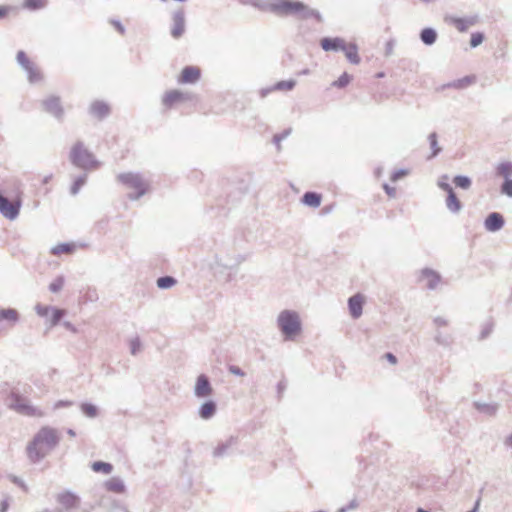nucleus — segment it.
Segmentation results:
<instances>
[{
    "instance_id": "1",
    "label": "nucleus",
    "mask_w": 512,
    "mask_h": 512,
    "mask_svg": "<svg viewBox=\"0 0 512 512\" xmlns=\"http://www.w3.org/2000/svg\"><path fill=\"white\" fill-rule=\"evenodd\" d=\"M60 439L59 431L53 427L44 426L39 429L26 446V454L30 462L42 461L58 446Z\"/></svg>"
},
{
    "instance_id": "2",
    "label": "nucleus",
    "mask_w": 512,
    "mask_h": 512,
    "mask_svg": "<svg viewBox=\"0 0 512 512\" xmlns=\"http://www.w3.org/2000/svg\"><path fill=\"white\" fill-rule=\"evenodd\" d=\"M271 11L280 16L294 15L300 19L314 17L318 22L322 21L319 11L308 7L300 1L277 0L271 4Z\"/></svg>"
},
{
    "instance_id": "3",
    "label": "nucleus",
    "mask_w": 512,
    "mask_h": 512,
    "mask_svg": "<svg viewBox=\"0 0 512 512\" xmlns=\"http://www.w3.org/2000/svg\"><path fill=\"white\" fill-rule=\"evenodd\" d=\"M276 323L285 340L293 341L302 332L300 315L294 310L281 311Z\"/></svg>"
},
{
    "instance_id": "4",
    "label": "nucleus",
    "mask_w": 512,
    "mask_h": 512,
    "mask_svg": "<svg viewBox=\"0 0 512 512\" xmlns=\"http://www.w3.org/2000/svg\"><path fill=\"white\" fill-rule=\"evenodd\" d=\"M117 181L126 189L133 190L127 195V197L132 201H136L144 196L150 187V182L140 173H120L117 175Z\"/></svg>"
},
{
    "instance_id": "5",
    "label": "nucleus",
    "mask_w": 512,
    "mask_h": 512,
    "mask_svg": "<svg viewBox=\"0 0 512 512\" xmlns=\"http://www.w3.org/2000/svg\"><path fill=\"white\" fill-rule=\"evenodd\" d=\"M69 159L74 166L86 171L97 169L100 166V162L81 141L76 142L71 148Z\"/></svg>"
},
{
    "instance_id": "6",
    "label": "nucleus",
    "mask_w": 512,
    "mask_h": 512,
    "mask_svg": "<svg viewBox=\"0 0 512 512\" xmlns=\"http://www.w3.org/2000/svg\"><path fill=\"white\" fill-rule=\"evenodd\" d=\"M34 309L38 316L46 318L47 322L49 323L48 328H52L58 325L66 314L64 309L42 305L40 303L37 304Z\"/></svg>"
},
{
    "instance_id": "7",
    "label": "nucleus",
    "mask_w": 512,
    "mask_h": 512,
    "mask_svg": "<svg viewBox=\"0 0 512 512\" xmlns=\"http://www.w3.org/2000/svg\"><path fill=\"white\" fill-rule=\"evenodd\" d=\"M17 62L18 64L26 71L28 75V80L30 83H37L41 80V73L39 70L33 65V63L28 59L26 53L24 51H19L17 53Z\"/></svg>"
},
{
    "instance_id": "8",
    "label": "nucleus",
    "mask_w": 512,
    "mask_h": 512,
    "mask_svg": "<svg viewBox=\"0 0 512 512\" xmlns=\"http://www.w3.org/2000/svg\"><path fill=\"white\" fill-rule=\"evenodd\" d=\"M10 407L12 409H14L15 411H17L21 414H24V415H28V416L41 415L40 413H38L37 408L30 405L29 402L25 398H23L17 394L12 395V402L10 404Z\"/></svg>"
},
{
    "instance_id": "9",
    "label": "nucleus",
    "mask_w": 512,
    "mask_h": 512,
    "mask_svg": "<svg viewBox=\"0 0 512 512\" xmlns=\"http://www.w3.org/2000/svg\"><path fill=\"white\" fill-rule=\"evenodd\" d=\"M213 393V388L211 386L209 378L205 374H201L197 377L195 387H194V395L197 398H206L211 396Z\"/></svg>"
},
{
    "instance_id": "10",
    "label": "nucleus",
    "mask_w": 512,
    "mask_h": 512,
    "mask_svg": "<svg viewBox=\"0 0 512 512\" xmlns=\"http://www.w3.org/2000/svg\"><path fill=\"white\" fill-rule=\"evenodd\" d=\"M173 25L171 36L175 39L180 38L185 32V13L183 9H178L172 14Z\"/></svg>"
},
{
    "instance_id": "11",
    "label": "nucleus",
    "mask_w": 512,
    "mask_h": 512,
    "mask_svg": "<svg viewBox=\"0 0 512 512\" xmlns=\"http://www.w3.org/2000/svg\"><path fill=\"white\" fill-rule=\"evenodd\" d=\"M42 105L46 112L50 113L58 120H61L63 118L64 111L59 97L51 96L43 100Z\"/></svg>"
},
{
    "instance_id": "12",
    "label": "nucleus",
    "mask_w": 512,
    "mask_h": 512,
    "mask_svg": "<svg viewBox=\"0 0 512 512\" xmlns=\"http://www.w3.org/2000/svg\"><path fill=\"white\" fill-rule=\"evenodd\" d=\"M504 225V217L499 212L490 213L484 221V227L489 232H497L501 230L504 227Z\"/></svg>"
},
{
    "instance_id": "13",
    "label": "nucleus",
    "mask_w": 512,
    "mask_h": 512,
    "mask_svg": "<svg viewBox=\"0 0 512 512\" xmlns=\"http://www.w3.org/2000/svg\"><path fill=\"white\" fill-rule=\"evenodd\" d=\"M364 296L357 293L348 299L350 315L353 319H358L363 313Z\"/></svg>"
},
{
    "instance_id": "14",
    "label": "nucleus",
    "mask_w": 512,
    "mask_h": 512,
    "mask_svg": "<svg viewBox=\"0 0 512 512\" xmlns=\"http://www.w3.org/2000/svg\"><path fill=\"white\" fill-rule=\"evenodd\" d=\"M420 281L425 282V286L428 289L434 290L440 283L441 276L438 272L429 268H425L421 271Z\"/></svg>"
},
{
    "instance_id": "15",
    "label": "nucleus",
    "mask_w": 512,
    "mask_h": 512,
    "mask_svg": "<svg viewBox=\"0 0 512 512\" xmlns=\"http://www.w3.org/2000/svg\"><path fill=\"white\" fill-rule=\"evenodd\" d=\"M447 20L453 24L459 32H466L470 26L477 23L478 16L475 15L467 18L450 16Z\"/></svg>"
},
{
    "instance_id": "16",
    "label": "nucleus",
    "mask_w": 512,
    "mask_h": 512,
    "mask_svg": "<svg viewBox=\"0 0 512 512\" xmlns=\"http://www.w3.org/2000/svg\"><path fill=\"white\" fill-rule=\"evenodd\" d=\"M200 69L195 66H186L178 79L179 83L193 84L200 79Z\"/></svg>"
},
{
    "instance_id": "17",
    "label": "nucleus",
    "mask_w": 512,
    "mask_h": 512,
    "mask_svg": "<svg viewBox=\"0 0 512 512\" xmlns=\"http://www.w3.org/2000/svg\"><path fill=\"white\" fill-rule=\"evenodd\" d=\"M188 99V94L181 92L179 90H171L164 95L162 102L164 106L171 108L176 103L183 102Z\"/></svg>"
},
{
    "instance_id": "18",
    "label": "nucleus",
    "mask_w": 512,
    "mask_h": 512,
    "mask_svg": "<svg viewBox=\"0 0 512 512\" xmlns=\"http://www.w3.org/2000/svg\"><path fill=\"white\" fill-rule=\"evenodd\" d=\"M57 502L65 509H72L78 506L79 497L70 491L59 493L56 497Z\"/></svg>"
},
{
    "instance_id": "19",
    "label": "nucleus",
    "mask_w": 512,
    "mask_h": 512,
    "mask_svg": "<svg viewBox=\"0 0 512 512\" xmlns=\"http://www.w3.org/2000/svg\"><path fill=\"white\" fill-rule=\"evenodd\" d=\"M345 40L339 37L335 38H323L320 45L324 51H342L345 48Z\"/></svg>"
},
{
    "instance_id": "20",
    "label": "nucleus",
    "mask_w": 512,
    "mask_h": 512,
    "mask_svg": "<svg viewBox=\"0 0 512 512\" xmlns=\"http://www.w3.org/2000/svg\"><path fill=\"white\" fill-rule=\"evenodd\" d=\"M237 438L235 437H229L226 441L220 442L215 449L213 450V456L216 458H222L226 455H228L229 450L236 445Z\"/></svg>"
},
{
    "instance_id": "21",
    "label": "nucleus",
    "mask_w": 512,
    "mask_h": 512,
    "mask_svg": "<svg viewBox=\"0 0 512 512\" xmlns=\"http://www.w3.org/2000/svg\"><path fill=\"white\" fill-rule=\"evenodd\" d=\"M217 404L213 400L205 401L198 410V415L203 420H209L216 414Z\"/></svg>"
},
{
    "instance_id": "22",
    "label": "nucleus",
    "mask_w": 512,
    "mask_h": 512,
    "mask_svg": "<svg viewBox=\"0 0 512 512\" xmlns=\"http://www.w3.org/2000/svg\"><path fill=\"white\" fill-rule=\"evenodd\" d=\"M89 112L98 119H103L108 116L110 109L105 102L95 101L90 105Z\"/></svg>"
},
{
    "instance_id": "23",
    "label": "nucleus",
    "mask_w": 512,
    "mask_h": 512,
    "mask_svg": "<svg viewBox=\"0 0 512 512\" xmlns=\"http://www.w3.org/2000/svg\"><path fill=\"white\" fill-rule=\"evenodd\" d=\"M495 176L505 180L512 179V162L503 161L495 166Z\"/></svg>"
},
{
    "instance_id": "24",
    "label": "nucleus",
    "mask_w": 512,
    "mask_h": 512,
    "mask_svg": "<svg viewBox=\"0 0 512 512\" xmlns=\"http://www.w3.org/2000/svg\"><path fill=\"white\" fill-rule=\"evenodd\" d=\"M445 203L447 209L453 214L459 213L463 207L461 201L457 198L454 190L451 192L449 191V193H447Z\"/></svg>"
},
{
    "instance_id": "25",
    "label": "nucleus",
    "mask_w": 512,
    "mask_h": 512,
    "mask_svg": "<svg viewBox=\"0 0 512 512\" xmlns=\"http://www.w3.org/2000/svg\"><path fill=\"white\" fill-rule=\"evenodd\" d=\"M104 486L108 491L118 494L124 493L126 489L123 480L119 477H112L105 481Z\"/></svg>"
},
{
    "instance_id": "26",
    "label": "nucleus",
    "mask_w": 512,
    "mask_h": 512,
    "mask_svg": "<svg viewBox=\"0 0 512 512\" xmlns=\"http://www.w3.org/2000/svg\"><path fill=\"white\" fill-rule=\"evenodd\" d=\"M475 408L480 412L487 416H494L499 408L498 403L495 402H475Z\"/></svg>"
},
{
    "instance_id": "27",
    "label": "nucleus",
    "mask_w": 512,
    "mask_h": 512,
    "mask_svg": "<svg viewBox=\"0 0 512 512\" xmlns=\"http://www.w3.org/2000/svg\"><path fill=\"white\" fill-rule=\"evenodd\" d=\"M345 53L346 58L352 64H359L360 57L358 54V47L355 43H345V48L342 50Z\"/></svg>"
},
{
    "instance_id": "28",
    "label": "nucleus",
    "mask_w": 512,
    "mask_h": 512,
    "mask_svg": "<svg viewBox=\"0 0 512 512\" xmlns=\"http://www.w3.org/2000/svg\"><path fill=\"white\" fill-rule=\"evenodd\" d=\"M437 36L436 30L430 27L424 28L420 32L421 41L428 46H431L436 42Z\"/></svg>"
},
{
    "instance_id": "29",
    "label": "nucleus",
    "mask_w": 512,
    "mask_h": 512,
    "mask_svg": "<svg viewBox=\"0 0 512 512\" xmlns=\"http://www.w3.org/2000/svg\"><path fill=\"white\" fill-rule=\"evenodd\" d=\"M302 202L313 208H317L321 204V195L316 192H306L302 197Z\"/></svg>"
},
{
    "instance_id": "30",
    "label": "nucleus",
    "mask_w": 512,
    "mask_h": 512,
    "mask_svg": "<svg viewBox=\"0 0 512 512\" xmlns=\"http://www.w3.org/2000/svg\"><path fill=\"white\" fill-rule=\"evenodd\" d=\"M475 81L474 76H465L461 79L455 80L451 83H448L446 86L449 88H455V89H464L471 84H473Z\"/></svg>"
},
{
    "instance_id": "31",
    "label": "nucleus",
    "mask_w": 512,
    "mask_h": 512,
    "mask_svg": "<svg viewBox=\"0 0 512 512\" xmlns=\"http://www.w3.org/2000/svg\"><path fill=\"white\" fill-rule=\"evenodd\" d=\"M75 250V244L73 243H59L51 248V253L53 255H60V254H70L74 252Z\"/></svg>"
},
{
    "instance_id": "32",
    "label": "nucleus",
    "mask_w": 512,
    "mask_h": 512,
    "mask_svg": "<svg viewBox=\"0 0 512 512\" xmlns=\"http://www.w3.org/2000/svg\"><path fill=\"white\" fill-rule=\"evenodd\" d=\"M428 141L430 148L432 150L431 155L428 157V159H432L442 151V148L438 144V136L436 132H432L428 135Z\"/></svg>"
},
{
    "instance_id": "33",
    "label": "nucleus",
    "mask_w": 512,
    "mask_h": 512,
    "mask_svg": "<svg viewBox=\"0 0 512 512\" xmlns=\"http://www.w3.org/2000/svg\"><path fill=\"white\" fill-rule=\"evenodd\" d=\"M434 341L443 347H448L452 343V338L449 334L443 333L441 330L437 329L434 335Z\"/></svg>"
},
{
    "instance_id": "34",
    "label": "nucleus",
    "mask_w": 512,
    "mask_h": 512,
    "mask_svg": "<svg viewBox=\"0 0 512 512\" xmlns=\"http://www.w3.org/2000/svg\"><path fill=\"white\" fill-rule=\"evenodd\" d=\"M47 4L48 0H25L23 6L28 10L35 11L45 8Z\"/></svg>"
},
{
    "instance_id": "35",
    "label": "nucleus",
    "mask_w": 512,
    "mask_h": 512,
    "mask_svg": "<svg viewBox=\"0 0 512 512\" xmlns=\"http://www.w3.org/2000/svg\"><path fill=\"white\" fill-rule=\"evenodd\" d=\"M453 183L456 187L461 188L463 190H468L471 185L472 181L468 176L464 175H457L453 178Z\"/></svg>"
},
{
    "instance_id": "36",
    "label": "nucleus",
    "mask_w": 512,
    "mask_h": 512,
    "mask_svg": "<svg viewBox=\"0 0 512 512\" xmlns=\"http://www.w3.org/2000/svg\"><path fill=\"white\" fill-rule=\"evenodd\" d=\"M80 409L88 418H96L98 416V408L94 404L84 402L80 405Z\"/></svg>"
},
{
    "instance_id": "37",
    "label": "nucleus",
    "mask_w": 512,
    "mask_h": 512,
    "mask_svg": "<svg viewBox=\"0 0 512 512\" xmlns=\"http://www.w3.org/2000/svg\"><path fill=\"white\" fill-rule=\"evenodd\" d=\"M296 85V81L293 79L279 81L272 86L275 91H291Z\"/></svg>"
},
{
    "instance_id": "38",
    "label": "nucleus",
    "mask_w": 512,
    "mask_h": 512,
    "mask_svg": "<svg viewBox=\"0 0 512 512\" xmlns=\"http://www.w3.org/2000/svg\"><path fill=\"white\" fill-rule=\"evenodd\" d=\"M86 181H87V174H85V173L80 175L79 177H77L74 180V182H73V184H72V186L70 188V193L72 195L78 194L80 189L85 185Z\"/></svg>"
},
{
    "instance_id": "39",
    "label": "nucleus",
    "mask_w": 512,
    "mask_h": 512,
    "mask_svg": "<svg viewBox=\"0 0 512 512\" xmlns=\"http://www.w3.org/2000/svg\"><path fill=\"white\" fill-rule=\"evenodd\" d=\"M176 279L172 276H162L157 279V286L160 289H169L176 284Z\"/></svg>"
},
{
    "instance_id": "40",
    "label": "nucleus",
    "mask_w": 512,
    "mask_h": 512,
    "mask_svg": "<svg viewBox=\"0 0 512 512\" xmlns=\"http://www.w3.org/2000/svg\"><path fill=\"white\" fill-rule=\"evenodd\" d=\"M92 469L95 472H102L104 474H109L113 470V466L110 463L103 461H96L92 464Z\"/></svg>"
},
{
    "instance_id": "41",
    "label": "nucleus",
    "mask_w": 512,
    "mask_h": 512,
    "mask_svg": "<svg viewBox=\"0 0 512 512\" xmlns=\"http://www.w3.org/2000/svg\"><path fill=\"white\" fill-rule=\"evenodd\" d=\"M448 179V175H442L437 182L438 187L446 193L453 191L452 186L448 183Z\"/></svg>"
},
{
    "instance_id": "42",
    "label": "nucleus",
    "mask_w": 512,
    "mask_h": 512,
    "mask_svg": "<svg viewBox=\"0 0 512 512\" xmlns=\"http://www.w3.org/2000/svg\"><path fill=\"white\" fill-rule=\"evenodd\" d=\"M351 81V76L344 72L334 83L333 86H336L338 88H344L349 84Z\"/></svg>"
},
{
    "instance_id": "43",
    "label": "nucleus",
    "mask_w": 512,
    "mask_h": 512,
    "mask_svg": "<svg viewBox=\"0 0 512 512\" xmlns=\"http://www.w3.org/2000/svg\"><path fill=\"white\" fill-rule=\"evenodd\" d=\"M501 194L512 198V179L505 180L500 186Z\"/></svg>"
},
{
    "instance_id": "44",
    "label": "nucleus",
    "mask_w": 512,
    "mask_h": 512,
    "mask_svg": "<svg viewBox=\"0 0 512 512\" xmlns=\"http://www.w3.org/2000/svg\"><path fill=\"white\" fill-rule=\"evenodd\" d=\"M63 285H64L63 277H61V276L57 277L53 282L50 283L49 290L53 293H57L63 288Z\"/></svg>"
},
{
    "instance_id": "45",
    "label": "nucleus",
    "mask_w": 512,
    "mask_h": 512,
    "mask_svg": "<svg viewBox=\"0 0 512 512\" xmlns=\"http://www.w3.org/2000/svg\"><path fill=\"white\" fill-rule=\"evenodd\" d=\"M484 40V34L481 33V32H475V33H472L471 34V39H470V46L472 48H476L477 46H479Z\"/></svg>"
},
{
    "instance_id": "46",
    "label": "nucleus",
    "mask_w": 512,
    "mask_h": 512,
    "mask_svg": "<svg viewBox=\"0 0 512 512\" xmlns=\"http://www.w3.org/2000/svg\"><path fill=\"white\" fill-rule=\"evenodd\" d=\"M141 350V341L138 337L130 341V352L132 355H136Z\"/></svg>"
},
{
    "instance_id": "47",
    "label": "nucleus",
    "mask_w": 512,
    "mask_h": 512,
    "mask_svg": "<svg viewBox=\"0 0 512 512\" xmlns=\"http://www.w3.org/2000/svg\"><path fill=\"white\" fill-rule=\"evenodd\" d=\"M408 174V171L405 170V169H398L396 171H394L391 175V180L392 181H398L399 179H401L402 177L406 176Z\"/></svg>"
},
{
    "instance_id": "48",
    "label": "nucleus",
    "mask_w": 512,
    "mask_h": 512,
    "mask_svg": "<svg viewBox=\"0 0 512 512\" xmlns=\"http://www.w3.org/2000/svg\"><path fill=\"white\" fill-rule=\"evenodd\" d=\"M492 329H493V324L490 322L486 323L480 333V338L485 339L486 337H488L490 335V333L492 332Z\"/></svg>"
},
{
    "instance_id": "49",
    "label": "nucleus",
    "mask_w": 512,
    "mask_h": 512,
    "mask_svg": "<svg viewBox=\"0 0 512 512\" xmlns=\"http://www.w3.org/2000/svg\"><path fill=\"white\" fill-rule=\"evenodd\" d=\"M433 323L437 329L440 330L441 327H446L448 325V320L441 316H437L433 319Z\"/></svg>"
},
{
    "instance_id": "50",
    "label": "nucleus",
    "mask_w": 512,
    "mask_h": 512,
    "mask_svg": "<svg viewBox=\"0 0 512 512\" xmlns=\"http://www.w3.org/2000/svg\"><path fill=\"white\" fill-rule=\"evenodd\" d=\"M228 371L235 376H240V377L245 376V372L240 367H238L236 365H230L228 367Z\"/></svg>"
},
{
    "instance_id": "51",
    "label": "nucleus",
    "mask_w": 512,
    "mask_h": 512,
    "mask_svg": "<svg viewBox=\"0 0 512 512\" xmlns=\"http://www.w3.org/2000/svg\"><path fill=\"white\" fill-rule=\"evenodd\" d=\"M395 41L390 39L385 45V56H391L394 53Z\"/></svg>"
},
{
    "instance_id": "52",
    "label": "nucleus",
    "mask_w": 512,
    "mask_h": 512,
    "mask_svg": "<svg viewBox=\"0 0 512 512\" xmlns=\"http://www.w3.org/2000/svg\"><path fill=\"white\" fill-rule=\"evenodd\" d=\"M290 133H291V129H287L283 133L275 135L273 140L278 145L279 142L284 140Z\"/></svg>"
},
{
    "instance_id": "53",
    "label": "nucleus",
    "mask_w": 512,
    "mask_h": 512,
    "mask_svg": "<svg viewBox=\"0 0 512 512\" xmlns=\"http://www.w3.org/2000/svg\"><path fill=\"white\" fill-rule=\"evenodd\" d=\"M245 261V257L242 256V255H237V257L235 258V262L231 265H228V264H223L224 267L226 268H233V267H237L239 266L242 262Z\"/></svg>"
},
{
    "instance_id": "54",
    "label": "nucleus",
    "mask_w": 512,
    "mask_h": 512,
    "mask_svg": "<svg viewBox=\"0 0 512 512\" xmlns=\"http://www.w3.org/2000/svg\"><path fill=\"white\" fill-rule=\"evenodd\" d=\"M110 23L119 31L122 35L125 33V28L120 21L112 19Z\"/></svg>"
},
{
    "instance_id": "55",
    "label": "nucleus",
    "mask_w": 512,
    "mask_h": 512,
    "mask_svg": "<svg viewBox=\"0 0 512 512\" xmlns=\"http://www.w3.org/2000/svg\"><path fill=\"white\" fill-rule=\"evenodd\" d=\"M73 403L71 401H67V400H59L55 403L54 405V409H59V408H62V407H69L71 406Z\"/></svg>"
},
{
    "instance_id": "56",
    "label": "nucleus",
    "mask_w": 512,
    "mask_h": 512,
    "mask_svg": "<svg viewBox=\"0 0 512 512\" xmlns=\"http://www.w3.org/2000/svg\"><path fill=\"white\" fill-rule=\"evenodd\" d=\"M383 188L389 197H395L396 189L394 187L389 186L388 184H384Z\"/></svg>"
},
{
    "instance_id": "57",
    "label": "nucleus",
    "mask_w": 512,
    "mask_h": 512,
    "mask_svg": "<svg viewBox=\"0 0 512 512\" xmlns=\"http://www.w3.org/2000/svg\"><path fill=\"white\" fill-rule=\"evenodd\" d=\"M9 508V501L8 498L2 500L0 502V512H6Z\"/></svg>"
},
{
    "instance_id": "58",
    "label": "nucleus",
    "mask_w": 512,
    "mask_h": 512,
    "mask_svg": "<svg viewBox=\"0 0 512 512\" xmlns=\"http://www.w3.org/2000/svg\"><path fill=\"white\" fill-rule=\"evenodd\" d=\"M63 326L68 329L69 331L73 332V333H76L77 332V329L76 327L69 321H65L63 322Z\"/></svg>"
},
{
    "instance_id": "59",
    "label": "nucleus",
    "mask_w": 512,
    "mask_h": 512,
    "mask_svg": "<svg viewBox=\"0 0 512 512\" xmlns=\"http://www.w3.org/2000/svg\"><path fill=\"white\" fill-rule=\"evenodd\" d=\"M385 358L391 363V364H396L397 363V358L394 354L388 352L385 354Z\"/></svg>"
},
{
    "instance_id": "60",
    "label": "nucleus",
    "mask_w": 512,
    "mask_h": 512,
    "mask_svg": "<svg viewBox=\"0 0 512 512\" xmlns=\"http://www.w3.org/2000/svg\"><path fill=\"white\" fill-rule=\"evenodd\" d=\"M272 91H275V89H272V86L271 87H268V88H263L260 90V96L261 98H264L266 97L269 93H271Z\"/></svg>"
},
{
    "instance_id": "61",
    "label": "nucleus",
    "mask_w": 512,
    "mask_h": 512,
    "mask_svg": "<svg viewBox=\"0 0 512 512\" xmlns=\"http://www.w3.org/2000/svg\"><path fill=\"white\" fill-rule=\"evenodd\" d=\"M260 0H240V2L242 4H245V5H252V6H259L260 3H259Z\"/></svg>"
},
{
    "instance_id": "62",
    "label": "nucleus",
    "mask_w": 512,
    "mask_h": 512,
    "mask_svg": "<svg viewBox=\"0 0 512 512\" xmlns=\"http://www.w3.org/2000/svg\"><path fill=\"white\" fill-rule=\"evenodd\" d=\"M12 481H13L15 484L19 485L20 487H22L24 490H26V489H27V488H26V486H25V484H24V482H23V480H21L20 478H18V477H16V476H13V477H12Z\"/></svg>"
},
{
    "instance_id": "63",
    "label": "nucleus",
    "mask_w": 512,
    "mask_h": 512,
    "mask_svg": "<svg viewBox=\"0 0 512 512\" xmlns=\"http://www.w3.org/2000/svg\"><path fill=\"white\" fill-rule=\"evenodd\" d=\"M358 507V502L356 499H352L349 504L346 506V508L348 510H353V509H356Z\"/></svg>"
},
{
    "instance_id": "64",
    "label": "nucleus",
    "mask_w": 512,
    "mask_h": 512,
    "mask_svg": "<svg viewBox=\"0 0 512 512\" xmlns=\"http://www.w3.org/2000/svg\"><path fill=\"white\" fill-rule=\"evenodd\" d=\"M505 445L512 448V433L504 441Z\"/></svg>"
}]
</instances>
